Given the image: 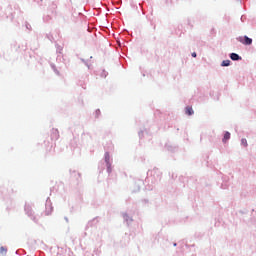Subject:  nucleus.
<instances>
[{
    "mask_svg": "<svg viewBox=\"0 0 256 256\" xmlns=\"http://www.w3.org/2000/svg\"><path fill=\"white\" fill-rule=\"evenodd\" d=\"M237 41H239V43H242V45H251L253 43V39L247 36H240L237 38Z\"/></svg>",
    "mask_w": 256,
    "mask_h": 256,
    "instance_id": "nucleus-1",
    "label": "nucleus"
},
{
    "mask_svg": "<svg viewBox=\"0 0 256 256\" xmlns=\"http://www.w3.org/2000/svg\"><path fill=\"white\" fill-rule=\"evenodd\" d=\"M185 113H186V115H193V113H195V112L193 111V107L187 106L185 108Z\"/></svg>",
    "mask_w": 256,
    "mask_h": 256,
    "instance_id": "nucleus-2",
    "label": "nucleus"
},
{
    "mask_svg": "<svg viewBox=\"0 0 256 256\" xmlns=\"http://www.w3.org/2000/svg\"><path fill=\"white\" fill-rule=\"evenodd\" d=\"M230 58L232 59V61H239V59H241V57L237 53H232L230 55Z\"/></svg>",
    "mask_w": 256,
    "mask_h": 256,
    "instance_id": "nucleus-3",
    "label": "nucleus"
},
{
    "mask_svg": "<svg viewBox=\"0 0 256 256\" xmlns=\"http://www.w3.org/2000/svg\"><path fill=\"white\" fill-rule=\"evenodd\" d=\"M229 139H231V133L226 132L224 134V137H223L222 141H223V143H226Z\"/></svg>",
    "mask_w": 256,
    "mask_h": 256,
    "instance_id": "nucleus-4",
    "label": "nucleus"
},
{
    "mask_svg": "<svg viewBox=\"0 0 256 256\" xmlns=\"http://www.w3.org/2000/svg\"><path fill=\"white\" fill-rule=\"evenodd\" d=\"M231 65V60H224L222 62V67H229Z\"/></svg>",
    "mask_w": 256,
    "mask_h": 256,
    "instance_id": "nucleus-5",
    "label": "nucleus"
},
{
    "mask_svg": "<svg viewBox=\"0 0 256 256\" xmlns=\"http://www.w3.org/2000/svg\"><path fill=\"white\" fill-rule=\"evenodd\" d=\"M241 144L244 146V147H247V139L243 138L241 140Z\"/></svg>",
    "mask_w": 256,
    "mask_h": 256,
    "instance_id": "nucleus-6",
    "label": "nucleus"
},
{
    "mask_svg": "<svg viewBox=\"0 0 256 256\" xmlns=\"http://www.w3.org/2000/svg\"><path fill=\"white\" fill-rule=\"evenodd\" d=\"M192 57H197V53H192Z\"/></svg>",
    "mask_w": 256,
    "mask_h": 256,
    "instance_id": "nucleus-7",
    "label": "nucleus"
},
{
    "mask_svg": "<svg viewBox=\"0 0 256 256\" xmlns=\"http://www.w3.org/2000/svg\"><path fill=\"white\" fill-rule=\"evenodd\" d=\"M1 251H7V250H5V248L2 247V248H1Z\"/></svg>",
    "mask_w": 256,
    "mask_h": 256,
    "instance_id": "nucleus-8",
    "label": "nucleus"
},
{
    "mask_svg": "<svg viewBox=\"0 0 256 256\" xmlns=\"http://www.w3.org/2000/svg\"><path fill=\"white\" fill-rule=\"evenodd\" d=\"M1 251H7V250H5V248L2 247V248H1Z\"/></svg>",
    "mask_w": 256,
    "mask_h": 256,
    "instance_id": "nucleus-9",
    "label": "nucleus"
}]
</instances>
